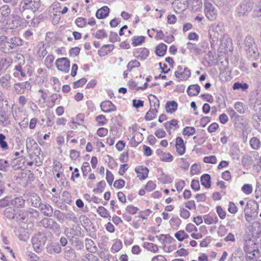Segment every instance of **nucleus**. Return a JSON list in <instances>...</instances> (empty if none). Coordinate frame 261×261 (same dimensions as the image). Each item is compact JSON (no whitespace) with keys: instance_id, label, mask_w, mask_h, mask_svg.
Wrapping results in <instances>:
<instances>
[{"instance_id":"1","label":"nucleus","mask_w":261,"mask_h":261,"mask_svg":"<svg viewBox=\"0 0 261 261\" xmlns=\"http://www.w3.org/2000/svg\"><path fill=\"white\" fill-rule=\"evenodd\" d=\"M39 216V212L33 208L19 210L17 211L16 221L19 224H26L34 221Z\"/></svg>"},{"instance_id":"25","label":"nucleus","mask_w":261,"mask_h":261,"mask_svg":"<svg viewBox=\"0 0 261 261\" xmlns=\"http://www.w3.org/2000/svg\"><path fill=\"white\" fill-rule=\"evenodd\" d=\"M114 48V45L113 44H105L98 51V54L100 57H104L111 53Z\"/></svg>"},{"instance_id":"58","label":"nucleus","mask_w":261,"mask_h":261,"mask_svg":"<svg viewBox=\"0 0 261 261\" xmlns=\"http://www.w3.org/2000/svg\"><path fill=\"white\" fill-rule=\"evenodd\" d=\"M53 214L54 217H55L59 222H61L63 220L65 214L58 210H56L54 212L53 211Z\"/></svg>"},{"instance_id":"54","label":"nucleus","mask_w":261,"mask_h":261,"mask_svg":"<svg viewBox=\"0 0 261 261\" xmlns=\"http://www.w3.org/2000/svg\"><path fill=\"white\" fill-rule=\"evenodd\" d=\"M24 160H25L24 158H21V159L17 158V159H14L12 163V166L13 168H14L15 169L21 168L22 167V166H20V163H19L18 162H21V161H23L22 163L23 164L24 162Z\"/></svg>"},{"instance_id":"17","label":"nucleus","mask_w":261,"mask_h":261,"mask_svg":"<svg viewBox=\"0 0 261 261\" xmlns=\"http://www.w3.org/2000/svg\"><path fill=\"white\" fill-rule=\"evenodd\" d=\"M12 60L11 59L3 58L0 60V75L4 73L11 66Z\"/></svg>"},{"instance_id":"38","label":"nucleus","mask_w":261,"mask_h":261,"mask_svg":"<svg viewBox=\"0 0 261 261\" xmlns=\"http://www.w3.org/2000/svg\"><path fill=\"white\" fill-rule=\"evenodd\" d=\"M203 219L205 223L208 225L216 224L218 222V218L216 216L213 217L209 215H204Z\"/></svg>"},{"instance_id":"26","label":"nucleus","mask_w":261,"mask_h":261,"mask_svg":"<svg viewBox=\"0 0 261 261\" xmlns=\"http://www.w3.org/2000/svg\"><path fill=\"white\" fill-rule=\"evenodd\" d=\"M110 13V9L107 6L98 9L96 12V17L98 19H103L107 17Z\"/></svg>"},{"instance_id":"57","label":"nucleus","mask_w":261,"mask_h":261,"mask_svg":"<svg viewBox=\"0 0 261 261\" xmlns=\"http://www.w3.org/2000/svg\"><path fill=\"white\" fill-rule=\"evenodd\" d=\"M173 159V156L170 153H164L162 157L160 158V160L166 162H170Z\"/></svg>"},{"instance_id":"11","label":"nucleus","mask_w":261,"mask_h":261,"mask_svg":"<svg viewBox=\"0 0 261 261\" xmlns=\"http://www.w3.org/2000/svg\"><path fill=\"white\" fill-rule=\"evenodd\" d=\"M11 114L10 108L0 109V122L3 125L6 126L10 124Z\"/></svg>"},{"instance_id":"62","label":"nucleus","mask_w":261,"mask_h":261,"mask_svg":"<svg viewBox=\"0 0 261 261\" xmlns=\"http://www.w3.org/2000/svg\"><path fill=\"white\" fill-rule=\"evenodd\" d=\"M234 107L240 114H243L245 112V108L243 107V103L242 102L239 101L237 102L234 104Z\"/></svg>"},{"instance_id":"52","label":"nucleus","mask_w":261,"mask_h":261,"mask_svg":"<svg viewBox=\"0 0 261 261\" xmlns=\"http://www.w3.org/2000/svg\"><path fill=\"white\" fill-rule=\"evenodd\" d=\"M81 169L84 176H86L91 170L89 163L86 162L83 163Z\"/></svg>"},{"instance_id":"33","label":"nucleus","mask_w":261,"mask_h":261,"mask_svg":"<svg viewBox=\"0 0 261 261\" xmlns=\"http://www.w3.org/2000/svg\"><path fill=\"white\" fill-rule=\"evenodd\" d=\"M167 46L164 43H160L157 45L155 49V54L159 57L164 56L167 51Z\"/></svg>"},{"instance_id":"36","label":"nucleus","mask_w":261,"mask_h":261,"mask_svg":"<svg viewBox=\"0 0 261 261\" xmlns=\"http://www.w3.org/2000/svg\"><path fill=\"white\" fill-rule=\"evenodd\" d=\"M15 71L13 72V75L15 77L20 78L24 77L26 76L25 73L23 71L22 67L20 65H17L15 67Z\"/></svg>"},{"instance_id":"19","label":"nucleus","mask_w":261,"mask_h":261,"mask_svg":"<svg viewBox=\"0 0 261 261\" xmlns=\"http://www.w3.org/2000/svg\"><path fill=\"white\" fill-rule=\"evenodd\" d=\"M175 147L177 152L179 155H182L185 153L186 151V146L184 144L183 139L178 137L176 139Z\"/></svg>"},{"instance_id":"43","label":"nucleus","mask_w":261,"mask_h":261,"mask_svg":"<svg viewBox=\"0 0 261 261\" xmlns=\"http://www.w3.org/2000/svg\"><path fill=\"white\" fill-rule=\"evenodd\" d=\"M6 107L9 108L8 101L5 95L0 91V109H4Z\"/></svg>"},{"instance_id":"4","label":"nucleus","mask_w":261,"mask_h":261,"mask_svg":"<svg viewBox=\"0 0 261 261\" xmlns=\"http://www.w3.org/2000/svg\"><path fill=\"white\" fill-rule=\"evenodd\" d=\"M244 49L248 57L250 59H256L259 53L254 39L250 36H247L244 41Z\"/></svg>"},{"instance_id":"59","label":"nucleus","mask_w":261,"mask_h":261,"mask_svg":"<svg viewBox=\"0 0 261 261\" xmlns=\"http://www.w3.org/2000/svg\"><path fill=\"white\" fill-rule=\"evenodd\" d=\"M242 191L246 194L249 195L252 192V187L250 184H245L242 187Z\"/></svg>"},{"instance_id":"35","label":"nucleus","mask_w":261,"mask_h":261,"mask_svg":"<svg viewBox=\"0 0 261 261\" xmlns=\"http://www.w3.org/2000/svg\"><path fill=\"white\" fill-rule=\"evenodd\" d=\"M250 145L254 150H258L261 147V142L258 138L254 137L250 140Z\"/></svg>"},{"instance_id":"49","label":"nucleus","mask_w":261,"mask_h":261,"mask_svg":"<svg viewBox=\"0 0 261 261\" xmlns=\"http://www.w3.org/2000/svg\"><path fill=\"white\" fill-rule=\"evenodd\" d=\"M140 66V63L137 60H132L127 65V71H131L134 68H138Z\"/></svg>"},{"instance_id":"46","label":"nucleus","mask_w":261,"mask_h":261,"mask_svg":"<svg viewBox=\"0 0 261 261\" xmlns=\"http://www.w3.org/2000/svg\"><path fill=\"white\" fill-rule=\"evenodd\" d=\"M145 41V37L143 36H134L132 40V44L134 46L140 45Z\"/></svg>"},{"instance_id":"3","label":"nucleus","mask_w":261,"mask_h":261,"mask_svg":"<svg viewBox=\"0 0 261 261\" xmlns=\"http://www.w3.org/2000/svg\"><path fill=\"white\" fill-rule=\"evenodd\" d=\"M253 0H241L236 8V13L238 17L244 18L249 16L254 8Z\"/></svg>"},{"instance_id":"44","label":"nucleus","mask_w":261,"mask_h":261,"mask_svg":"<svg viewBox=\"0 0 261 261\" xmlns=\"http://www.w3.org/2000/svg\"><path fill=\"white\" fill-rule=\"evenodd\" d=\"M143 247L148 251L154 253L158 251V246L151 243L145 242L143 244Z\"/></svg>"},{"instance_id":"55","label":"nucleus","mask_w":261,"mask_h":261,"mask_svg":"<svg viewBox=\"0 0 261 261\" xmlns=\"http://www.w3.org/2000/svg\"><path fill=\"white\" fill-rule=\"evenodd\" d=\"M203 161L205 163H210V164H216L217 163V158L215 155H211L209 156H205Z\"/></svg>"},{"instance_id":"60","label":"nucleus","mask_w":261,"mask_h":261,"mask_svg":"<svg viewBox=\"0 0 261 261\" xmlns=\"http://www.w3.org/2000/svg\"><path fill=\"white\" fill-rule=\"evenodd\" d=\"M94 36L95 38L99 39L106 38L107 37V34L106 31L104 29H102L98 30L96 32Z\"/></svg>"},{"instance_id":"7","label":"nucleus","mask_w":261,"mask_h":261,"mask_svg":"<svg viewBox=\"0 0 261 261\" xmlns=\"http://www.w3.org/2000/svg\"><path fill=\"white\" fill-rule=\"evenodd\" d=\"M204 12L206 17L210 21L214 20L217 16V11L215 7L209 2L204 3Z\"/></svg>"},{"instance_id":"51","label":"nucleus","mask_w":261,"mask_h":261,"mask_svg":"<svg viewBox=\"0 0 261 261\" xmlns=\"http://www.w3.org/2000/svg\"><path fill=\"white\" fill-rule=\"evenodd\" d=\"M196 130L194 127L186 126L183 129L182 134L184 136H190L194 134Z\"/></svg>"},{"instance_id":"2","label":"nucleus","mask_w":261,"mask_h":261,"mask_svg":"<svg viewBox=\"0 0 261 261\" xmlns=\"http://www.w3.org/2000/svg\"><path fill=\"white\" fill-rule=\"evenodd\" d=\"M53 234L50 231L39 232L36 233L32 239L33 248L36 252H40L47 241L51 239Z\"/></svg>"},{"instance_id":"21","label":"nucleus","mask_w":261,"mask_h":261,"mask_svg":"<svg viewBox=\"0 0 261 261\" xmlns=\"http://www.w3.org/2000/svg\"><path fill=\"white\" fill-rule=\"evenodd\" d=\"M25 201L21 197H16L11 200V204L16 208H22L25 206Z\"/></svg>"},{"instance_id":"8","label":"nucleus","mask_w":261,"mask_h":261,"mask_svg":"<svg viewBox=\"0 0 261 261\" xmlns=\"http://www.w3.org/2000/svg\"><path fill=\"white\" fill-rule=\"evenodd\" d=\"M31 88V84L29 82L17 83L13 86V90L17 94H22L24 93L25 90L30 91Z\"/></svg>"},{"instance_id":"42","label":"nucleus","mask_w":261,"mask_h":261,"mask_svg":"<svg viewBox=\"0 0 261 261\" xmlns=\"http://www.w3.org/2000/svg\"><path fill=\"white\" fill-rule=\"evenodd\" d=\"M30 0H22L20 3V12L23 13L26 10H30Z\"/></svg>"},{"instance_id":"15","label":"nucleus","mask_w":261,"mask_h":261,"mask_svg":"<svg viewBox=\"0 0 261 261\" xmlns=\"http://www.w3.org/2000/svg\"><path fill=\"white\" fill-rule=\"evenodd\" d=\"M100 108L102 112L110 113L116 111V107L110 100L102 101L100 103Z\"/></svg>"},{"instance_id":"48","label":"nucleus","mask_w":261,"mask_h":261,"mask_svg":"<svg viewBox=\"0 0 261 261\" xmlns=\"http://www.w3.org/2000/svg\"><path fill=\"white\" fill-rule=\"evenodd\" d=\"M158 179L164 184H170L173 181V179L169 176L164 173L163 171H162V174Z\"/></svg>"},{"instance_id":"18","label":"nucleus","mask_w":261,"mask_h":261,"mask_svg":"<svg viewBox=\"0 0 261 261\" xmlns=\"http://www.w3.org/2000/svg\"><path fill=\"white\" fill-rule=\"evenodd\" d=\"M148 100L150 103V108H152L153 110L158 113V109L160 107V101L158 98L152 94L148 96Z\"/></svg>"},{"instance_id":"16","label":"nucleus","mask_w":261,"mask_h":261,"mask_svg":"<svg viewBox=\"0 0 261 261\" xmlns=\"http://www.w3.org/2000/svg\"><path fill=\"white\" fill-rule=\"evenodd\" d=\"M11 13V9L9 5H4L0 8V21L4 22L8 19Z\"/></svg>"},{"instance_id":"12","label":"nucleus","mask_w":261,"mask_h":261,"mask_svg":"<svg viewBox=\"0 0 261 261\" xmlns=\"http://www.w3.org/2000/svg\"><path fill=\"white\" fill-rule=\"evenodd\" d=\"M63 254L64 258L67 260L72 261L76 258V253L74 248L70 246L63 248Z\"/></svg>"},{"instance_id":"61","label":"nucleus","mask_w":261,"mask_h":261,"mask_svg":"<svg viewBox=\"0 0 261 261\" xmlns=\"http://www.w3.org/2000/svg\"><path fill=\"white\" fill-rule=\"evenodd\" d=\"M9 167V164L7 160L0 159V170L7 171Z\"/></svg>"},{"instance_id":"37","label":"nucleus","mask_w":261,"mask_h":261,"mask_svg":"<svg viewBox=\"0 0 261 261\" xmlns=\"http://www.w3.org/2000/svg\"><path fill=\"white\" fill-rule=\"evenodd\" d=\"M260 256L259 250H257L256 252H249V253H246L245 259L248 261H251L258 259Z\"/></svg>"},{"instance_id":"22","label":"nucleus","mask_w":261,"mask_h":261,"mask_svg":"<svg viewBox=\"0 0 261 261\" xmlns=\"http://www.w3.org/2000/svg\"><path fill=\"white\" fill-rule=\"evenodd\" d=\"M135 171L137 173V176L142 180L145 179L148 176L149 172L147 168L143 166L136 168Z\"/></svg>"},{"instance_id":"9","label":"nucleus","mask_w":261,"mask_h":261,"mask_svg":"<svg viewBox=\"0 0 261 261\" xmlns=\"http://www.w3.org/2000/svg\"><path fill=\"white\" fill-rule=\"evenodd\" d=\"M45 249L46 252L50 255L58 254L62 251V249L59 243L53 241L47 243Z\"/></svg>"},{"instance_id":"64","label":"nucleus","mask_w":261,"mask_h":261,"mask_svg":"<svg viewBox=\"0 0 261 261\" xmlns=\"http://www.w3.org/2000/svg\"><path fill=\"white\" fill-rule=\"evenodd\" d=\"M138 210V207L132 205H128L125 208L126 212L131 215L136 214Z\"/></svg>"},{"instance_id":"23","label":"nucleus","mask_w":261,"mask_h":261,"mask_svg":"<svg viewBox=\"0 0 261 261\" xmlns=\"http://www.w3.org/2000/svg\"><path fill=\"white\" fill-rule=\"evenodd\" d=\"M41 212L46 217H50L53 215V208L47 203H42L39 207Z\"/></svg>"},{"instance_id":"20","label":"nucleus","mask_w":261,"mask_h":261,"mask_svg":"<svg viewBox=\"0 0 261 261\" xmlns=\"http://www.w3.org/2000/svg\"><path fill=\"white\" fill-rule=\"evenodd\" d=\"M11 76L9 74H5L0 78L1 86L5 89H9L11 87L10 82Z\"/></svg>"},{"instance_id":"5","label":"nucleus","mask_w":261,"mask_h":261,"mask_svg":"<svg viewBox=\"0 0 261 261\" xmlns=\"http://www.w3.org/2000/svg\"><path fill=\"white\" fill-rule=\"evenodd\" d=\"M39 223L40 226L51 230L55 234L59 235L61 233L60 225L51 218H44Z\"/></svg>"},{"instance_id":"29","label":"nucleus","mask_w":261,"mask_h":261,"mask_svg":"<svg viewBox=\"0 0 261 261\" xmlns=\"http://www.w3.org/2000/svg\"><path fill=\"white\" fill-rule=\"evenodd\" d=\"M30 202L32 206L39 207L41 205L42 201L40 197L36 194L33 193L31 195Z\"/></svg>"},{"instance_id":"40","label":"nucleus","mask_w":261,"mask_h":261,"mask_svg":"<svg viewBox=\"0 0 261 261\" xmlns=\"http://www.w3.org/2000/svg\"><path fill=\"white\" fill-rule=\"evenodd\" d=\"M97 213L102 217L109 218L110 220L111 216L107 210L102 206H99L97 209Z\"/></svg>"},{"instance_id":"27","label":"nucleus","mask_w":261,"mask_h":261,"mask_svg":"<svg viewBox=\"0 0 261 261\" xmlns=\"http://www.w3.org/2000/svg\"><path fill=\"white\" fill-rule=\"evenodd\" d=\"M200 91V87L198 85H191L187 89V93L190 96L197 95Z\"/></svg>"},{"instance_id":"56","label":"nucleus","mask_w":261,"mask_h":261,"mask_svg":"<svg viewBox=\"0 0 261 261\" xmlns=\"http://www.w3.org/2000/svg\"><path fill=\"white\" fill-rule=\"evenodd\" d=\"M75 22L80 28H83L87 24L86 19L83 17H78L76 19Z\"/></svg>"},{"instance_id":"47","label":"nucleus","mask_w":261,"mask_h":261,"mask_svg":"<svg viewBox=\"0 0 261 261\" xmlns=\"http://www.w3.org/2000/svg\"><path fill=\"white\" fill-rule=\"evenodd\" d=\"M256 8L253 10V17H259L261 16V0H257L255 2Z\"/></svg>"},{"instance_id":"41","label":"nucleus","mask_w":261,"mask_h":261,"mask_svg":"<svg viewBox=\"0 0 261 261\" xmlns=\"http://www.w3.org/2000/svg\"><path fill=\"white\" fill-rule=\"evenodd\" d=\"M31 10L35 13L38 11L41 6L40 0H30Z\"/></svg>"},{"instance_id":"14","label":"nucleus","mask_w":261,"mask_h":261,"mask_svg":"<svg viewBox=\"0 0 261 261\" xmlns=\"http://www.w3.org/2000/svg\"><path fill=\"white\" fill-rule=\"evenodd\" d=\"M1 38H3L2 40L5 42L1 45V50L4 53L8 54L13 53V50L15 49V47L11 45L10 43H9L10 42L8 40V37L2 36Z\"/></svg>"},{"instance_id":"6","label":"nucleus","mask_w":261,"mask_h":261,"mask_svg":"<svg viewBox=\"0 0 261 261\" xmlns=\"http://www.w3.org/2000/svg\"><path fill=\"white\" fill-rule=\"evenodd\" d=\"M65 235L68 237L70 242H73L75 237L82 236V230L79 225H73L70 229L66 228L64 230Z\"/></svg>"},{"instance_id":"31","label":"nucleus","mask_w":261,"mask_h":261,"mask_svg":"<svg viewBox=\"0 0 261 261\" xmlns=\"http://www.w3.org/2000/svg\"><path fill=\"white\" fill-rule=\"evenodd\" d=\"M187 47L190 50L191 53L195 54L196 56L201 54V49L195 43L188 42L187 43Z\"/></svg>"},{"instance_id":"32","label":"nucleus","mask_w":261,"mask_h":261,"mask_svg":"<svg viewBox=\"0 0 261 261\" xmlns=\"http://www.w3.org/2000/svg\"><path fill=\"white\" fill-rule=\"evenodd\" d=\"M201 185L205 188H210L211 186V176L208 174H204L200 177Z\"/></svg>"},{"instance_id":"34","label":"nucleus","mask_w":261,"mask_h":261,"mask_svg":"<svg viewBox=\"0 0 261 261\" xmlns=\"http://www.w3.org/2000/svg\"><path fill=\"white\" fill-rule=\"evenodd\" d=\"M24 23V19L18 15H13L12 23L13 27L18 28Z\"/></svg>"},{"instance_id":"45","label":"nucleus","mask_w":261,"mask_h":261,"mask_svg":"<svg viewBox=\"0 0 261 261\" xmlns=\"http://www.w3.org/2000/svg\"><path fill=\"white\" fill-rule=\"evenodd\" d=\"M156 111L153 110L152 108H150L149 111L146 113L144 119L146 121H150L153 120L156 117Z\"/></svg>"},{"instance_id":"39","label":"nucleus","mask_w":261,"mask_h":261,"mask_svg":"<svg viewBox=\"0 0 261 261\" xmlns=\"http://www.w3.org/2000/svg\"><path fill=\"white\" fill-rule=\"evenodd\" d=\"M8 40L10 42L9 43H10L11 45H13L15 48L18 46H21L23 44V40L17 37H14L11 38H8Z\"/></svg>"},{"instance_id":"30","label":"nucleus","mask_w":261,"mask_h":261,"mask_svg":"<svg viewBox=\"0 0 261 261\" xmlns=\"http://www.w3.org/2000/svg\"><path fill=\"white\" fill-rule=\"evenodd\" d=\"M4 215L5 217L9 219H15L16 220L17 212H15V210L13 207H9L5 210Z\"/></svg>"},{"instance_id":"28","label":"nucleus","mask_w":261,"mask_h":261,"mask_svg":"<svg viewBox=\"0 0 261 261\" xmlns=\"http://www.w3.org/2000/svg\"><path fill=\"white\" fill-rule=\"evenodd\" d=\"M177 103L175 101H168L165 106L166 111L168 113H173L177 110Z\"/></svg>"},{"instance_id":"13","label":"nucleus","mask_w":261,"mask_h":261,"mask_svg":"<svg viewBox=\"0 0 261 261\" xmlns=\"http://www.w3.org/2000/svg\"><path fill=\"white\" fill-rule=\"evenodd\" d=\"M243 249L246 253H249V252H256L257 250H259L257 245L251 239L245 241Z\"/></svg>"},{"instance_id":"24","label":"nucleus","mask_w":261,"mask_h":261,"mask_svg":"<svg viewBox=\"0 0 261 261\" xmlns=\"http://www.w3.org/2000/svg\"><path fill=\"white\" fill-rule=\"evenodd\" d=\"M134 53L135 55H138L137 56L138 58H140L141 60L144 61L148 57L149 50L146 48H141L137 49Z\"/></svg>"},{"instance_id":"10","label":"nucleus","mask_w":261,"mask_h":261,"mask_svg":"<svg viewBox=\"0 0 261 261\" xmlns=\"http://www.w3.org/2000/svg\"><path fill=\"white\" fill-rule=\"evenodd\" d=\"M56 65L59 70L67 73L69 70L70 61L67 58H59L56 61Z\"/></svg>"},{"instance_id":"53","label":"nucleus","mask_w":261,"mask_h":261,"mask_svg":"<svg viewBox=\"0 0 261 261\" xmlns=\"http://www.w3.org/2000/svg\"><path fill=\"white\" fill-rule=\"evenodd\" d=\"M6 136L3 134H0V147L3 150H7L8 149V145L5 141Z\"/></svg>"},{"instance_id":"50","label":"nucleus","mask_w":261,"mask_h":261,"mask_svg":"<svg viewBox=\"0 0 261 261\" xmlns=\"http://www.w3.org/2000/svg\"><path fill=\"white\" fill-rule=\"evenodd\" d=\"M248 85L245 83L236 82L233 84V89L234 90H238L241 89L243 91H245L248 88Z\"/></svg>"},{"instance_id":"63","label":"nucleus","mask_w":261,"mask_h":261,"mask_svg":"<svg viewBox=\"0 0 261 261\" xmlns=\"http://www.w3.org/2000/svg\"><path fill=\"white\" fill-rule=\"evenodd\" d=\"M109 41L111 42L114 43L116 41H120V39L116 32H111L109 35Z\"/></svg>"}]
</instances>
